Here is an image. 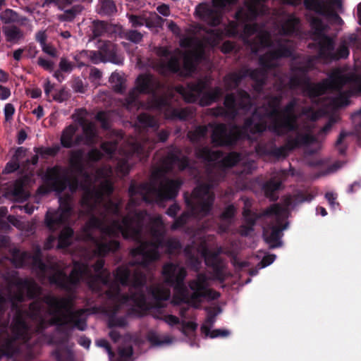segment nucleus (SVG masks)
<instances>
[{
	"label": "nucleus",
	"mask_w": 361,
	"mask_h": 361,
	"mask_svg": "<svg viewBox=\"0 0 361 361\" xmlns=\"http://www.w3.org/2000/svg\"><path fill=\"white\" fill-rule=\"evenodd\" d=\"M120 234L138 243L130 254L137 257L136 263L145 268L159 259V248H165V252L170 255H178L183 248L178 238H164L161 216H150L145 210L127 214L121 221L114 220L109 225L104 219L92 216L83 227L85 240L94 245V254L99 257L120 248L117 240H107V238H117Z\"/></svg>",
	"instance_id": "obj_1"
},
{
	"label": "nucleus",
	"mask_w": 361,
	"mask_h": 361,
	"mask_svg": "<svg viewBox=\"0 0 361 361\" xmlns=\"http://www.w3.org/2000/svg\"><path fill=\"white\" fill-rule=\"evenodd\" d=\"M297 105L298 99L293 98L281 110L274 108L268 114L271 120L268 126L264 116L258 115L257 111L245 120L241 127L233 125L228 128L225 123L216 124L211 134L212 143L214 147H232L247 133H262L267 128L278 136L298 131L300 113L295 112Z\"/></svg>",
	"instance_id": "obj_2"
},
{
	"label": "nucleus",
	"mask_w": 361,
	"mask_h": 361,
	"mask_svg": "<svg viewBox=\"0 0 361 361\" xmlns=\"http://www.w3.org/2000/svg\"><path fill=\"white\" fill-rule=\"evenodd\" d=\"M17 290L11 293L0 286V329H8L9 320L4 318L5 312L8 305L14 312L10 330L16 337L26 339L29 335V326L25 321L28 311L21 305L25 298L30 300L36 299L42 293V288L33 280L28 279H18L16 281Z\"/></svg>",
	"instance_id": "obj_3"
},
{
	"label": "nucleus",
	"mask_w": 361,
	"mask_h": 361,
	"mask_svg": "<svg viewBox=\"0 0 361 361\" xmlns=\"http://www.w3.org/2000/svg\"><path fill=\"white\" fill-rule=\"evenodd\" d=\"M114 277L116 281L105 285L108 287L104 294L106 298L114 303V312H118L121 307L132 301L140 309L147 307V298L144 291L146 285L145 274L139 271L133 274L130 269L126 267L116 268Z\"/></svg>",
	"instance_id": "obj_4"
},
{
	"label": "nucleus",
	"mask_w": 361,
	"mask_h": 361,
	"mask_svg": "<svg viewBox=\"0 0 361 361\" xmlns=\"http://www.w3.org/2000/svg\"><path fill=\"white\" fill-rule=\"evenodd\" d=\"M37 189L40 195H46L54 192L59 195L68 186L72 193L78 189H82L83 194L80 200L81 206L88 212H93L102 202L104 195H111L114 192V182H99L100 188L93 185L96 182H42Z\"/></svg>",
	"instance_id": "obj_5"
},
{
	"label": "nucleus",
	"mask_w": 361,
	"mask_h": 361,
	"mask_svg": "<svg viewBox=\"0 0 361 361\" xmlns=\"http://www.w3.org/2000/svg\"><path fill=\"white\" fill-rule=\"evenodd\" d=\"M161 83L151 74H140L136 79V90L140 94H151L149 106L152 109L163 113L167 120L185 121L190 115L188 108H175L171 98L166 95H157Z\"/></svg>",
	"instance_id": "obj_6"
},
{
	"label": "nucleus",
	"mask_w": 361,
	"mask_h": 361,
	"mask_svg": "<svg viewBox=\"0 0 361 361\" xmlns=\"http://www.w3.org/2000/svg\"><path fill=\"white\" fill-rule=\"evenodd\" d=\"M43 301L48 306V314L51 317L49 320L50 326H56L58 331L69 324L73 327L85 331L87 327L86 320L82 316L86 312V309L73 310L74 298L57 297L51 294L45 295Z\"/></svg>",
	"instance_id": "obj_7"
},
{
	"label": "nucleus",
	"mask_w": 361,
	"mask_h": 361,
	"mask_svg": "<svg viewBox=\"0 0 361 361\" xmlns=\"http://www.w3.org/2000/svg\"><path fill=\"white\" fill-rule=\"evenodd\" d=\"M184 200L190 212H184L178 217H176L171 226L172 231L183 227L191 216L204 217L209 215L213 207L214 195L210 191V185H200L191 194L188 192H184Z\"/></svg>",
	"instance_id": "obj_8"
},
{
	"label": "nucleus",
	"mask_w": 361,
	"mask_h": 361,
	"mask_svg": "<svg viewBox=\"0 0 361 361\" xmlns=\"http://www.w3.org/2000/svg\"><path fill=\"white\" fill-rule=\"evenodd\" d=\"M188 286L192 290L190 298L173 294L171 303L174 306L185 303L195 309H200L203 299L214 300L220 297L219 292L208 288L206 276L203 274H199L195 279L190 280Z\"/></svg>",
	"instance_id": "obj_9"
},
{
	"label": "nucleus",
	"mask_w": 361,
	"mask_h": 361,
	"mask_svg": "<svg viewBox=\"0 0 361 361\" xmlns=\"http://www.w3.org/2000/svg\"><path fill=\"white\" fill-rule=\"evenodd\" d=\"M8 330L0 329V360L4 356L23 358L27 361L33 360L35 353L28 343L30 335L24 340L21 337H16L11 331L9 334Z\"/></svg>",
	"instance_id": "obj_10"
},
{
	"label": "nucleus",
	"mask_w": 361,
	"mask_h": 361,
	"mask_svg": "<svg viewBox=\"0 0 361 361\" xmlns=\"http://www.w3.org/2000/svg\"><path fill=\"white\" fill-rule=\"evenodd\" d=\"M142 200L147 203H161L173 200L183 182H142Z\"/></svg>",
	"instance_id": "obj_11"
},
{
	"label": "nucleus",
	"mask_w": 361,
	"mask_h": 361,
	"mask_svg": "<svg viewBox=\"0 0 361 361\" xmlns=\"http://www.w3.org/2000/svg\"><path fill=\"white\" fill-rule=\"evenodd\" d=\"M265 13L264 6L261 0H251L246 7H240L234 15L235 20H230L224 27L225 35L235 37L239 35L240 24L255 20L259 16Z\"/></svg>",
	"instance_id": "obj_12"
},
{
	"label": "nucleus",
	"mask_w": 361,
	"mask_h": 361,
	"mask_svg": "<svg viewBox=\"0 0 361 361\" xmlns=\"http://www.w3.org/2000/svg\"><path fill=\"white\" fill-rule=\"evenodd\" d=\"M87 271L88 267L86 264L75 262L68 276L62 270H56L49 276V281L62 290L73 292Z\"/></svg>",
	"instance_id": "obj_13"
},
{
	"label": "nucleus",
	"mask_w": 361,
	"mask_h": 361,
	"mask_svg": "<svg viewBox=\"0 0 361 361\" xmlns=\"http://www.w3.org/2000/svg\"><path fill=\"white\" fill-rule=\"evenodd\" d=\"M161 273L165 282L173 288L174 294L190 298L188 289L184 283L187 276V271L184 267L177 263L168 262L164 264Z\"/></svg>",
	"instance_id": "obj_14"
},
{
	"label": "nucleus",
	"mask_w": 361,
	"mask_h": 361,
	"mask_svg": "<svg viewBox=\"0 0 361 361\" xmlns=\"http://www.w3.org/2000/svg\"><path fill=\"white\" fill-rule=\"evenodd\" d=\"M71 199L69 195L59 197V208L47 212L45 224L50 231H54L68 221L72 213Z\"/></svg>",
	"instance_id": "obj_15"
},
{
	"label": "nucleus",
	"mask_w": 361,
	"mask_h": 361,
	"mask_svg": "<svg viewBox=\"0 0 361 361\" xmlns=\"http://www.w3.org/2000/svg\"><path fill=\"white\" fill-rule=\"evenodd\" d=\"M195 156L197 159L206 162H214L222 158V163L226 167H232L236 165L241 159V156L236 152L228 153L224 157V152L221 150H212L208 146H199L195 148Z\"/></svg>",
	"instance_id": "obj_16"
},
{
	"label": "nucleus",
	"mask_w": 361,
	"mask_h": 361,
	"mask_svg": "<svg viewBox=\"0 0 361 361\" xmlns=\"http://www.w3.org/2000/svg\"><path fill=\"white\" fill-rule=\"evenodd\" d=\"M238 99L233 93H228L224 97V108L230 113V118H235L238 115L239 110L248 111L252 106L250 94L243 89L237 91Z\"/></svg>",
	"instance_id": "obj_17"
},
{
	"label": "nucleus",
	"mask_w": 361,
	"mask_h": 361,
	"mask_svg": "<svg viewBox=\"0 0 361 361\" xmlns=\"http://www.w3.org/2000/svg\"><path fill=\"white\" fill-rule=\"evenodd\" d=\"M12 262L18 268L32 264L33 267L38 268L42 271H45L47 269V265L42 259L41 247L39 245L35 247L33 254L27 251L14 249L12 252Z\"/></svg>",
	"instance_id": "obj_18"
},
{
	"label": "nucleus",
	"mask_w": 361,
	"mask_h": 361,
	"mask_svg": "<svg viewBox=\"0 0 361 361\" xmlns=\"http://www.w3.org/2000/svg\"><path fill=\"white\" fill-rule=\"evenodd\" d=\"M164 164L165 167L158 168L152 172L153 178L149 180H175L169 178L161 179V178L173 166H177L180 170L185 169L189 166V160L185 156L180 157L179 150L172 151L166 157ZM176 180H179L176 179Z\"/></svg>",
	"instance_id": "obj_19"
},
{
	"label": "nucleus",
	"mask_w": 361,
	"mask_h": 361,
	"mask_svg": "<svg viewBox=\"0 0 361 361\" xmlns=\"http://www.w3.org/2000/svg\"><path fill=\"white\" fill-rule=\"evenodd\" d=\"M222 253L223 248L221 247H216L214 251L204 247L201 252L206 265L212 269L214 278L220 282H224L226 279L225 264L220 257Z\"/></svg>",
	"instance_id": "obj_20"
},
{
	"label": "nucleus",
	"mask_w": 361,
	"mask_h": 361,
	"mask_svg": "<svg viewBox=\"0 0 361 361\" xmlns=\"http://www.w3.org/2000/svg\"><path fill=\"white\" fill-rule=\"evenodd\" d=\"M317 195V189L314 187L297 189L284 197L283 204L286 208L294 209L302 203L312 202Z\"/></svg>",
	"instance_id": "obj_21"
},
{
	"label": "nucleus",
	"mask_w": 361,
	"mask_h": 361,
	"mask_svg": "<svg viewBox=\"0 0 361 361\" xmlns=\"http://www.w3.org/2000/svg\"><path fill=\"white\" fill-rule=\"evenodd\" d=\"M281 214L276 217L277 225H272L267 228H264L262 237L266 243H267L271 249L279 247L282 245L281 238L283 236V231L286 229L288 223L282 224L281 221Z\"/></svg>",
	"instance_id": "obj_22"
},
{
	"label": "nucleus",
	"mask_w": 361,
	"mask_h": 361,
	"mask_svg": "<svg viewBox=\"0 0 361 361\" xmlns=\"http://www.w3.org/2000/svg\"><path fill=\"white\" fill-rule=\"evenodd\" d=\"M208 88L207 82L204 80H198L196 82H189L185 87H180L179 93L188 103H197L202 94Z\"/></svg>",
	"instance_id": "obj_23"
},
{
	"label": "nucleus",
	"mask_w": 361,
	"mask_h": 361,
	"mask_svg": "<svg viewBox=\"0 0 361 361\" xmlns=\"http://www.w3.org/2000/svg\"><path fill=\"white\" fill-rule=\"evenodd\" d=\"M207 3H201L195 8L198 18L207 25L216 27L221 23L222 15L220 11Z\"/></svg>",
	"instance_id": "obj_24"
},
{
	"label": "nucleus",
	"mask_w": 361,
	"mask_h": 361,
	"mask_svg": "<svg viewBox=\"0 0 361 361\" xmlns=\"http://www.w3.org/2000/svg\"><path fill=\"white\" fill-rule=\"evenodd\" d=\"M283 212V209L279 204H274L265 209L262 213L257 214L252 212L249 209H244L243 214L245 219V224L255 226L257 221L263 216H279Z\"/></svg>",
	"instance_id": "obj_25"
},
{
	"label": "nucleus",
	"mask_w": 361,
	"mask_h": 361,
	"mask_svg": "<svg viewBox=\"0 0 361 361\" xmlns=\"http://www.w3.org/2000/svg\"><path fill=\"white\" fill-rule=\"evenodd\" d=\"M245 42L250 47L251 51L254 54H257L262 49L274 47L270 34L265 31L259 32L250 39H245Z\"/></svg>",
	"instance_id": "obj_26"
},
{
	"label": "nucleus",
	"mask_w": 361,
	"mask_h": 361,
	"mask_svg": "<svg viewBox=\"0 0 361 361\" xmlns=\"http://www.w3.org/2000/svg\"><path fill=\"white\" fill-rule=\"evenodd\" d=\"M105 62L109 61L116 65H121L123 58L117 54V46L110 41L103 42L99 47Z\"/></svg>",
	"instance_id": "obj_27"
},
{
	"label": "nucleus",
	"mask_w": 361,
	"mask_h": 361,
	"mask_svg": "<svg viewBox=\"0 0 361 361\" xmlns=\"http://www.w3.org/2000/svg\"><path fill=\"white\" fill-rule=\"evenodd\" d=\"M224 95V90L219 86H216L210 90L208 88L203 92L197 103L201 106H208L217 102Z\"/></svg>",
	"instance_id": "obj_28"
},
{
	"label": "nucleus",
	"mask_w": 361,
	"mask_h": 361,
	"mask_svg": "<svg viewBox=\"0 0 361 361\" xmlns=\"http://www.w3.org/2000/svg\"><path fill=\"white\" fill-rule=\"evenodd\" d=\"M148 293L156 301L155 306L158 308L164 307L161 302L166 301L170 298V291L159 286L147 287Z\"/></svg>",
	"instance_id": "obj_29"
},
{
	"label": "nucleus",
	"mask_w": 361,
	"mask_h": 361,
	"mask_svg": "<svg viewBox=\"0 0 361 361\" xmlns=\"http://www.w3.org/2000/svg\"><path fill=\"white\" fill-rule=\"evenodd\" d=\"M246 78L245 68L240 70L239 72H234L226 75L224 78V82L227 90H233L236 89L242 80Z\"/></svg>",
	"instance_id": "obj_30"
},
{
	"label": "nucleus",
	"mask_w": 361,
	"mask_h": 361,
	"mask_svg": "<svg viewBox=\"0 0 361 361\" xmlns=\"http://www.w3.org/2000/svg\"><path fill=\"white\" fill-rule=\"evenodd\" d=\"M160 72L162 74L169 72L173 74H178L181 72L180 59L176 56H171L167 61H161L159 64Z\"/></svg>",
	"instance_id": "obj_31"
},
{
	"label": "nucleus",
	"mask_w": 361,
	"mask_h": 361,
	"mask_svg": "<svg viewBox=\"0 0 361 361\" xmlns=\"http://www.w3.org/2000/svg\"><path fill=\"white\" fill-rule=\"evenodd\" d=\"M319 36L321 37V39L319 42V54L320 57L323 59H329L331 53L334 50V42L330 37L324 34Z\"/></svg>",
	"instance_id": "obj_32"
},
{
	"label": "nucleus",
	"mask_w": 361,
	"mask_h": 361,
	"mask_svg": "<svg viewBox=\"0 0 361 361\" xmlns=\"http://www.w3.org/2000/svg\"><path fill=\"white\" fill-rule=\"evenodd\" d=\"M78 130V127L71 124L66 127L62 131L60 142L62 147L71 148L74 147L73 138Z\"/></svg>",
	"instance_id": "obj_33"
},
{
	"label": "nucleus",
	"mask_w": 361,
	"mask_h": 361,
	"mask_svg": "<svg viewBox=\"0 0 361 361\" xmlns=\"http://www.w3.org/2000/svg\"><path fill=\"white\" fill-rule=\"evenodd\" d=\"M96 11L101 16H112L116 13L117 7L113 0H98Z\"/></svg>",
	"instance_id": "obj_34"
},
{
	"label": "nucleus",
	"mask_w": 361,
	"mask_h": 361,
	"mask_svg": "<svg viewBox=\"0 0 361 361\" xmlns=\"http://www.w3.org/2000/svg\"><path fill=\"white\" fill-rule=\"evenodd\" d=\"M104 260L99 259L93 264V269L95 271V276L102 284L108 285L110 283V272L104 268Z\"/></svg>",
	"instance_id": "obj_35"
},
{
	"label": "nucleus",
	"mask_w": 361,
	"mask_h": 361,
	"mask_svg": "<svg viewBox=\"0 0 361 361\" xmlns=\"http://www.w3.org/2000/svg\"><path fill=\"white\" fill-rule=\"evenodd\" d=\"M118 37L133 44H140L143 40L144 35L136 29H124L121 27Z\"/></svg>",
	"instance_id": "obj_36"
},
{
	"label": "nucleus",
	"mask_w": 361,
	"mask_h": 361,
	"mask_svg": "<svg viewBox=\"0 0 361 361\" xmlns=\"http://www.w3.org/2000/svg\"><path fill=\"white\" fill-rule=\"evenodd\" d=\"M64 170L61 166H54L47 168L44 178L42 180H79L77 178L71 179L68 178H62Z\"/></svg>",
	"instance_id": "obj_37"
},
{
	"label": "nucleus",
	"mask_w": 361,
	"mask_h": 361,
	"mask_svg": "<svg viewBox=\"0 0 361 361\" xmlns=\"http://www.w3.org/2000/svg\"><path fill=\"white\" fill-rule=\"evenodd\" d=\"M299 23L300 20L298 18L293 16H290L281 24L280 30L281 35L291 36L297 33Z\"/></svg>",
	"instance_id": "obj_38"
},
{
	"label": "nucleus",
	"mask_w": 361,
	"mask_h": 361,
	"mask_svg": "<svg viewBox=\"0 0 361 361\" xmlns=\"http://www.w3.org/2000/svg\"><path fill=\"white\" fill-rule=\"evenodd\" d=\"M270 51L276 60L290 58L293 55L292 48L281 39L276 41V47Z\"/></svg>",
	"instance_id": "obj_39"
},
{
	"label": "nucleus",
	"mask_w": 361,
	"mask_h": 361,
	"mask_svg": "<svg viewBox=\"0 0 361 361\" xmlns=\"http://www.w3.org/2000/svg\"><path fill=\"white\" fill-rule=\"evenodd\" d=\"M200 59V55L195 54V59L192 56H185L183 59V68H181L180 76H190L196 71L195 61Z\"/></svg>",
	"instance_id": "obj_40"
},
{
	"label": "nucleus",
	"mask_w": 361,
	"mask_h": 361,
	"mask_svg": "<svg viewBox=\"0 0 361 361\" xmlns=\"http://www.w3.org/2000/svg\"><path fill=\"white\" fill-rule=\"evenodd\" d=\"M74 235L73 228L69 226L64 227L60 232L58 237V249H64L68 247L72 243V239Z\"/></svg>",
	"instance_id": "obj_41"
},
{
	"label": "nucleus",
	"mask_w": 361,
	"mask_h": 361,
	"mask_svg": "<svg viewBox=\"0 0 361 361\" xmlns=\"http://www.w3.org/2000/svg\"><path fill=\"white\" fill-rule=\"evenodd\" d=\"M3 31L8 42L17 43L24 38L23 32L16 25L4 27Z\"/></svg>",
	"instance_id": "obj_42"
},
{
	"label": "nucleus",
	"mask_w": 361,
	"mask_h": 361,
	"mask_svg": "<svg viewBox=\"0 0 361 361\" xmlns=\"http://www.w3.org/2000/svg\"><path fill=\"white\" fill-rule=\"evenodd\" d=\"M263 190L265 196L271 201L278 200V191L282 188L283 182H263Z\"/></svg>",
	"instance_id": "obj_43"
},
{
	"label": "nucleus",
	"mask_w": 361,
	"mask_h": 361,
	"mask_svg": "<svg viewBox=\"0 0 361 361\" xmlns=\"http://www.w3.org/2000/svg\"><path fill=\"white\" fill-rule=\"evenodd\" d=\"M346 82L344 76L339 74L331 75L329 79L324 81L326 90L341 91Z\"/></svg>",
	"instance_id": "obj_44"
},
{
	"label": "nucleus",
	"mask_w": 361,
	"mask_h": 361,
	"mask_svg": "<svg viewBox=\"0 0 361 361\" xmlns=\"http://www.w3.org/2000/svg\"><path fill=\"white\" fill-rule=\"evenodd\" d=\"M83 8V6L80 4L74 5L71 8L64 10L62 14L58 16V19L61 22H71L82 12Z\"/></svg>",
	"instance_id": "obj_45"
},
{
	"label": "nucleus",
	"mask_w": 361,
	"mask_h": 361,
	"mask_svg": "<svg viewBox=\"0 0 361 361\" xmlns=\"http://www.w3.org/2000/svg\"><path fill=\"white\" fill-rule=\"evenodd\" d=\"M303 4L307 10L319 15H324L326 13V6L324 0H304Z\"/></svg>",
	"instance_id": "obj_46"
},
{
	"label": "nucleus",
	"mask_w": 361,
	"mask_h": 361,
	"mask_svg": "<svg viewBox=\"0 0 361 361\" xmlns=\"http://www.w3.org/2000/svg\"><path fill=\"white\" fill-rule=\"evenodd\" d=\"M271 53L270 50L267 51L265 54L260 55L258 60L260 67L268 72L276 68V64L274 63L276 59Z\"/></svg>",
	"instance_id": "obj_47"
},
{
	"label": "nucleus",
	"mask_w": 361,
	"mask_h": 361,
	"mask_svg": "<svg viewBox=\"0 0 361 361\" xmlns=\"http://www.w3.org/2000/svg\"><path fill=\"white\" fill-rule=\"evenodd\" d=\"M83 157L84 151L82 149L71 151L69 158L71 166L76 170L81 171L83 169Z\"/></svg>",
	"instance_id": "obj_48"
},
{
	"label": "nucleus",
	"mask_w": 361,
	"mask_h": 361,
	"mask_svg": "<svg viewBox=\"0 0 361 361\" xmlns=\"http://www.w3.org/2000/svg\"><path fill=\"white\" fill-rule=\"evenodd\" d=\"M246 77H250L254 82H266L268 71L262 68H245Z\"/></svg>",
	"instance_id": "obj_49"
},
{
	"label": "nucleus",
	"mask_w": 361,
	"mask_h": 361,
	"mask_svg": "<svg viewBox=\"0 0 361 361\" xmlns=\"http://www.w3.org/2000/svg\"><path fill=\"white\" fill-rule=\"evenodd\" d=\"M60 149L61 147L58 144L53 145L51 147L41 146L33 148L35 153L39 154L42 159H47L48 157H55Z\"/></svg>",
	"instance_id": "obj_50"
},
{
	"label": "nucleus",
	"mask_w": 361,
	"mask_h": 361,
	"mask_svg": "<svg viewBox=\"0 0 361 361\" xmlns=\"http://www.w3.org/2000/svg\"><path fill=\"white\" fill-rule=\"evenodd\" d=\"M114 92L122 94L126 90L125 79L118 73H113L109 78Z\"/></svg>",
	"instance_id": "obj_51"
},
{
	"label": "nucleus",
	"mask_w": 361,
	"mask_h": 361,
	"mask_svg": "<svg viewBox=\"0 0 361 361\" xmlns=\"http://www.w3.org/2000/svg\"><path fill=\"white\" fill-rule=\"evenodd\" d=\"M91 30L93 39L102 37L108 32V23L104 20H95L92 22Z\"/></svg>",
	"instance_id": "obj_52"
},
{
	"label": "nucleus",
	"mask_w": 361,
	"mask_h": 361,
	"mask_svg": "<svg viewBox=\"0 0 361 361\" xmlns=\"http://www.w3.org/2000/svg\"><path fill=\"white\" fill-rule=\"evenodd\" d=\"M207 133V128L205 126H198L193 130L188 133V137L191 142L197 143L204 138Z\"/></svg>",
	"instance_id": "obj_53"
},
{
	"label": "nucleus",
	"mask_w": 361,
	"mask_h": 361,
	"mask_svg": "<svg viewBox=\"0 0 361 361\" xmlns=\"http://www.w3.org/2000/svg\"><path fill=\"white\" fill-rule=\"evenodd\" d=\"M350 93L349 92H339V94L331 99V104L334 108H341L350 104Z\"/></svg>",
	"instance_id": "obj_54"
},
{
	"label": "nucleus",
	"mask_w": 361,
	"mask_h": 361,
	"mask_svg": "<svg viewBox=\"0 0 361 361\" xmlns=\"http://www.w3.org/2000/svg\"><path fill=\"white\" fill-rule=\"evenodd\" d=\"M44 297L41 300H34L29 305V312L30 314V317L35 319H39L41 321L42 324L45 322L44 318L42 316V302L45 303L43 301Z\"/></svg>",
	"instance_id": "obj_55"
},
{
	"label": "nucleus",
	"mask_w": 361,
	"mask_h": 361,
	"mask_svg": "<svg viewBox=\"0 0 361 361\" xmlns=\"http://www.w3.org/2000/svg\"><path fill=\"white\" fill-rule=\"evenodd\" d=\"M201 331L206 336H209L211 338H215L218 337L225 338L230 335V331L227 329H217L211 331L210 326H207L206 324L202 325Z\"/></svg>",
	"instance_id": "obj_56"
},
{
	"label": "nucleus",
	"mask_w": 361,
	"mask_h": 361,
	"mask_svg": "<svg viewBox=\"0 0 361 361\" xmlns=\"http://www.w3.org/2000/svg\"><path fill=\"white\" fill-rule=\"evenodd\" d=\"M326 87L324 82L323 83L307 84L306 92L310 97L315 98L325 93Z\"/></svg>",
	"instance_id": "obj_57"
},
{
	"label": "nucleus",
	"mask_w": 361,
	"mask_h": 361,
	"mask_svg": "<svg viewBox=\"0 0 361 361\" xmlns=\"http://www.w3.org/2000/svg\"><path fill=\"white\" fill-rule=\"evenodd\" d=\"M137 121L143 128H157L159 126L155 118L147 113L139 114Z\"/></svg>",
	"instance_id": "obj_58"
},
{
	"label": "nucleus",
	"mask_w": 361,
	"mask_h": 361,
	"mask_svg": "<svg viewBox=\"0 0 361 361\" xmlns=\"http://www.w3.org/2000/svg\"><path fill=\"white\" fill-rule=\"evenodd\" d=\"M164 18L155 12L151 13L149 16L145 15V25L149 29L161 27L164 23Z\"/></svg>",
	"instance_id": "obj_59"
},
{
	"label": "nucleus",
	"mask_w": 361,
	"mask_h": 361,
	"mask_svg": "<svg viewBox=\"0 0 361 361\" xmlns=\"http://www.w3.org/2000/svg\"><path fill=\"white\" fill-rule=\"evenodd\" d=\"M113 307H112V315L109 317L108 319V327L109 328H114V327H121L123 328L127 326L128 322L125 317H116V313L114 312V303L111 302Z\"/></svg>",
	"instance_id": "obj_60"
},
{
	"label": "nucleus",
	"mask_w": 361,
	"mask_h": 361,
	"mask_svg": "<svg viewBox=\"0 0 361 361\" xmlns=\"http://www.w3.org/2000/svg\"><path fill=\"white\" fill-rule=\"evenodd\" d=\"M14 188L12 191V194L14 197L20 202L27 200L28 195L26 191L24 190L25 183L26 182H14Z\"/></svg>",
	"instance_id": "obj_61"
},
{
	"label": "nucleus",
	"mask_w": 361,
	"mask_h": 361,
	"mask_svg": "<svg viewBox=\"0 0 361 361\" xmlns=\"http://www.w3.org/2000/svg\"><path fill=\"white\" fill-rule=\"evenodd\" d=\"M350 54V50L345 42H343L337 49L336 51L331 53L330 60L337 61L341 59H346Z\"/></svg>",
	"instance_id": "obj_62"
},
{
	"label": "nucleus",
	"mask_w": 361,
	"mask_h": 361,
	"mask_svg": "<svg viewBox=\"0 0 361 361\" xmlns=\"http://www.w3.org/2000/svg\"><path fill=\"white\" fill-rule=\"evenodd\" d=\"M126 17L130 23L131 27L136 29L145 25V15H136L133 13H127Z\"/></svg>",
	"instance_id": "obj_63"
},
{
	"label": "nucleus",
	"mask_w": 361,
	"mask_h": 361,
	"mask_svg": "<svg viewBox=\"0 0 361 361\" xmlns=\"http://www.w3.org/2000/svg\"><path fill=\"white\" fill-rule=\"evenodd\" d=\"M18 14L12 9L7 8L0 14V19L4 23H15L19 21Z\"/></svg>",
	"instance_id": "obj_64"
}]
</instances>
